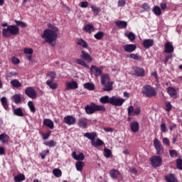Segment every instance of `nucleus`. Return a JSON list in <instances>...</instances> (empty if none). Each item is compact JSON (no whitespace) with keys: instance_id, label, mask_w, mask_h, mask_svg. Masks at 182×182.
<instances>
[{"instance_id":"obj_42","label":"nucleus","mask_w":182,"mask_h":182,"mask_svg":"<svg viewBox=\"0 0 182 182\" xmlns=\"http://www.w3.org/2000/svg\"><path fill=\"white\" fill-rule=\"evenodd\" d=\"M84 88L87 90H93L95 89V85L90 82H86L84 84Z\"/></svg>"},{"instance_id":"obj_49","label":"nucleus","mask_w":182,"mask_h":182,"mask_svg":"<svg viewBox=\"0 0 182 182\" xmlns=\"http://www.w3.org/2000/svg\"><path fill=\"white\" fill-rule=\"evenodd\" d=\"M165 106H166V112H168V113L171 112V109H173V105H171V102H166Z\"/></svg>"},{"instance_id":"obj_57","label":"nucleus","mask_w":182,"mask_h":182,"mask_svg":"<svg viewBox=\"0 0 182 182\" xmlns=\"http://www.w3.org/2000/svg\"><path fill=\"white\" fill-rule=\"evenodd\" d=\"M141 8L144 9V11H149L150 9V6H149V4L144 3L141 6Z\"/></svg>"},{"instance_id":"obj_30","label":"nucleus","mask_w":182,"mask_h":182,"mask_svg":"<svg viewBox=\"0 0 182 182\" xmlns=\"http://www.w3.org/2000/svg\"><path fill=\"white\" fill-rule=\"evenodd\" d=\"M92 146H94V147H99L100 146H103L105 144V142L102 141L100 139H97L96 141H91Z\"/></svg>"},{"instance_id":"obj_25","label":"nucleus","mask_w":182,"mask_h":182,"mask_svg":"<svg viewBox=\"0 0 182 182\" xmlns=\"http://www.w3.org/2000/svg\"><path fill=\"white\" fill-rule=\"evenodd\" d=\"M13 113L14 116H18V117H23L25 116V114H23V111H22V108H16L13 109Z\"/></svg>"},{"instance_id":"obj_27","label":"nucleus","mask_w":182,"mask_h":182,"mask_svg":"<svg viewBox=\"0 0 182 182\" xmlns=\"http://www.w3.org/2000/svg\"><path fill=\"white\" fill-rule=\"evenodd\" d=\"M11 100L16 103V105H19V103L22 102V97H21V95L16 94L11 97Z\"/></svg>"},{"instance_id":"obj_2","label":"nucleus","mask_w":182,"mask_h":182,"mask_svg":"<svg viewBox=\"0 0 182 182\" xmlns=\"http://www.w3.org/2000/svg\"><path fill=\"white\" fill-rule=\"evenodd\" d=\"M48 26L49 28H46L43 31L41 38L45 39V42L47 43H52V42H55L56 39H58V32H59V29L50 23L48 24Z\"/></svg>"},{"instance_id":"obj_60","label":"nucleus","mask_w":182,"mask_h":182,"mask_svg":"<svg viewBox=\"0 0 182 182\" xmlns=\"http://www.w3.org/2000/svg\"><path fill=\"white\" fill-rule=\"evenodd\" d=\"M12 63H14V65H19V63H21V61L19 60V59L14 57L12 58Z\"/></svg>"},{"instance_id":"obj_13","label":"nucleus","mask_w":182,"mask_h":182,"mask_svg":"<svg viewBox=\"0 0 182 182\" xmlns=\"http://www.w3.org/2000/svg\"><path fill=\"white\" fill-rule=\"evenodd\" d=\"M80 58L84 59V60H86V62H89L90 63L93 60L90 54L85 50L81 51Z\"/></svg>"},{"instance_id":"obj_23","label":"nucleus","mask_w":182,"mask_h":182,"mask_svg":"<svg viewBox=\"0 0 182 182\" xmlns=\"http://www.w3.org/2000/svg\"><path fill=\"white\" fill-rule=\"evenodd\" d=\"M72 157L74 160H77L78 161H83L85 160V154L80 153L79 155L76 154V151L72 153Z\"/></svg>"},{"instance_id":"obj_10","label":"nucleus","mask_w":182,"mask_h":182,"mask_svg":"<svg viewBox=\"0 0 182 182\" xmlns=\"http://www.w3.org/2000/svg\"><path fill=\"white\" fill-rule=\"evenodd\" d=\"M124 103V99L117 98L116 96H112L110 97V105L112 106H122Z\"/></svg>"},{"instance_id":"obj_52","label":"nucleus","mask_w":182,"mask_h":182,"mask_svg":"<svg viewBox=\"0 0 182 182\" xmlns=\"http://www.w3.org/2000/svg\"><path fill=\"white\" fill-rule=\"evenodd\" d=\"M125 35L128 38V39L131 41V42H133V41L136 39V36L134 35V33H133V32H130L129 34H125Z\"/></svg>"},{"instance_id":"obj_33","label":"nucleus","mask_w":182,"mask_h":182,"mask_svg":"<svg viewBox=\"0 0 182 182\" xmlns=\"http://www.w3.org/2000/svg\"><path fill=\"white\" fill-rule=\"evenodd\" d=\"M25 181V175L23 173H19L14 177L15 182H22Z\"/></svg>"},{"instance_id":"obj_18","label":"nucleus","mask_w":182,"mask_h":182,"mask_svg":"<svg viewBox=\"0 0 182 182\" xmlns=\"http://www.w3.org/2000/svg\"><path fill=\"white\" fill-rule=\"evenodd\" d=\"M43 126H46L48 129L53 130L55 129V124H53V121L50 119H44L43 122Z\"/></svg>"},{"instance_id":"obj_19","label":"nucleus","mask_w":182,"mask_h":182,"mask_svg":"<svg viewBox=\"0 0 182 182\" xmlns=\"http://www.w3.org/2000/svg\"><path fill=\"white\" fill-rule=\"evenodd\" d=\"M115 25L119 29H126V28H127V21L117 20L115 21Z\"/></svg>"},{"instance_id":"obj_59","label":"nucleus","mask_w":182,"mask_h":182,"mask_svg":"<svg viewBox=\"0 0 182 182\" xmlns=\"http://www.w3.org/2000/svg\"><path fill=\"white\" fill-rule=\"evenodd\" d=\"M161 132L162 133H166V132H167V127L166 126V124H161Z\"/></svg>"},{"instance_id":"obj_4","label":"nucleus","mask_w":182,"mask_h":182,"mask_svg":"<svg viewBox=\"0 0 182 182\" xmlns=\"http://www.w3.org/2000/svg\"><path fill=\"white\" fill-rule=\"evenodd\" d=\"M85 113L87 114H93L95 112H106L105 105H97L95 102H91L85 107Z\"/></svg>"},{"instance_id":"obj_21","label":"nucleus","mask_w":182,"mask_h":182,"mask_svg":"<svg viewBox=\"0 0 182 182\" xmlns=\"http://www.w3.org/2000/svg\"><path fill=\"white\" fill-rule=\"evenodd\" d=\"M130 129L133 133H137L140 129V125L138 122H134L130 124Z\"/></svg>"},{"instance_id":"obj_62","label":"nucleus","mask_w":182,"mask_h":182,"mask_svg":"<svg viewBox=\"0 0 182 182\" xmlns=\"http://www.w3.org/2000/svg\"><path fill=\"white\" fill-rule=\"evenodd\" d=\"M162 141L164 144H166V146H170V140L168 138H163Z\"/></svg>"},{"instance_id":"obj_17","label":"nucleus","mask_w":182,"mask_h":182,"mask_svg":"<svg viewBox=\"0 0 182 182\" xmlns=\"http://www.w3.org/2000/svg\"><path fill=\"white\" fill-rule=\"evenodd\" d=\"M133 75H134L135 76H138V77H141V76H144V69L143 68H140L138 67H134L133 68Z\"/></svg>"},{"instance_id":"obj_56","label":"nucleus","mask_w":182,"mask_h":182,"mask_svg":"<svg viewBox=\"0 0 182 182\" xmlns=\"http://www.w3.org/2000/svg\"><path fill=\"white\" fill-rule=\"evenodd\" d=\"M79 6L81 8H87V6H89V2L87 1H82L80 3Z\"/></svg>"},{"instance_id":"obj_50","label":"nucleus","mask_w":182,"mask_h":182,"mask_svg":"<svg viewBox=\"0 0 182 182\" xmlns=\"http://www.w3.org/2000/svg\"><path fill=\"white\" fill-rule=\"evenodd\" d=\"M176 168L178 170H182V159L178 158L176 159Z\"/></svg>"},{"instance_id":"obj_15","label":"nucleus","mask_w":182,"mask_h":182,"mask_svg":"<svg viewBox=\"0 0 182 182\" xmlns=\"http://www.w3.org/2000/svg\"><path fill=\"white\" fill-rule=\"evenodd\" d=\"M164 52L165 53H173V52H174V47L173 46V44H171V43H166L164 46Z\"/></svg>"},{"instance_id":"obj_61","label":"nucleus","mask_w":182,"mask_h":182,"mask_svg":"<svg viewBox=\"0 0 182 182\" xmlns=\"http://www.w3.org/2000/svg\"><path fill=\"white\" fill-rule=\"evenodd\" d=\"M140 112H141L140 107H137L136 108L134 109V114H140Z\"/></svg>"},{"instance_id":"obj_47","label":"nucleus","mask_w":182,"mask_h":182,"mask_svg":"<svg viewBox=\"0 0 182 182\" xmlns=\"http://www.w3.org/2000/svg\"><path fill=\"white\" fill-rule=\"evenodd\" d=\"M51 134L52 132H50V130H48L46 134H42L41 136L43 137V140H48V139L50 137Z\"/></svg>"},{"instance_id":"obj_55","label":"nucleus","mask_w":182,"mask_h":182,"mask_svg":"<svg viewBox=\"0 0 182 182\" xmlns=\"http://www.w3.org/2000/svg\"><path fill=\"white\" fill-rule=\"evenodd\" d=\"M172 58H173V55H172V54H168V55L165 57L164 63L165 65H166V64H167V62H168V60H169V59H172Z\"/></svg>"},{"instance_id":"obj_24","label":"nucleus","mask_w":182,"mask_h":182,"mask_svg":"<svg viewBox=\"0 0 182 182\" xmlns=\"http://www.w3.org/2000/svg\"><path fill=\"white\" fill-rule=\"evenodd\" d=\"M0 100L4 109L5 110H9V103L6 97H2Z\"/></svg>"},{"instance_id":"obj_54","label":"nucleus","mask_w":182,"mask_h":182,"mask_svg":"<svg viewBox=\"0 0 182 182\" xmlns=\"http://www.w3.org/2000/svg\"><path fill=\"white\" fill-rule=\"evenodd\" d=\"M127 110L128 116H133V114H134V107H133V106H129Z\"/></svg>"},{"instance_id":"obj_1","label":"nucleus","mask_w":182,"mask_h":182,"mask_svg":"<svg viewBox=\"0 0 182 182\" xmlns=\"http://www.w3.org/2000/svg\"><path fill=\"white\" fill-rule=\"evenodd\" d=\"M90 73L94 75L95 77L101 76V85L103 86V92H112L113 90V81H110L109 74L103 75V66L97 67L96 65H91Z\"/></svg>"},{"instance_id":"obj_48","label":"nucleus","mask_w":182,"mask_h":182,"mask_svg":"<svg viewBox=\"0 0 182 182\" xmlns=\"http://www.w3.org/2000/svg\"><path fill=\"white\" fill-rule=\"evenodd\" d=\"M90 8L92 11V12H94L96 15H99V13L102 11V9H100V8L97 7L95 6H90Z\"/></svg>"},{"instance_id":"obj_63","label":"nucleus","mask_w":182,"mask_h":182,"mask_svg":"<svg viewBox=\"0 0 182 182\" xmlns=\"http://www.w3.org/2000/svg\"><path fill=\"white\" fill-rule=\"evenodd\" d=\"M126 5V1L124 0H119L118 1V6H124Z\"/></svg>"},{"instance_id":"obj_58","label":"nucleus","mask_w":182,"mask_h":182,"mask_svg":"<svg viewBox=\"0 0 182 182\" xmlns=\"http://www.w3.org/2000/svg\"><path fill=\"white\" fill-rule=\"evenodd\" d=\"M24 53L27 55H32L33 53V49L32 48H25L24 49Z\"/></svg>"},{"instance_id":"obj_64","label":"nucleus","mask_w":182,"mask_h":182,"mask_svg":"<svg viewBox=\"0 0 182 182\" xmlns=\"http://www.w3.org/2000/svg\"><path fill=\"white\" fill-rule=\"evenodd\" d=\"M161 9H162V11H166V9H167V4L161 3Z\"/></svg>"},{"instance_id":"obj_40","label":"nucleus","mask_w":182,"mask_h":182,"mask_svg":"<svg viewBox=\"0 0 182 182\" xmlns=\"http://www.w3.org/2000/svg\"><path fill=\"white\" fill-rule=\"evenodd\" d=\"M15 23L16 24V26H20L21 28H26L28 27V24H26V23H24L23 21H18V20H16L14 21Z\"/></svg>"},{"instance_id":"obj_22","label":"nucleus","mask_w":182,"mask_h":182,"mask_svg":"<svg viewBox=\"0 0 182 182\" xmlns=\"http://www.w3.org/2000/svg\"><path fill=\"white\" fill-rule=\"evenodd\" d=\"M84 137H87L89 140L92 141H95V139L97 137V133L96 132H87L84 134Z\"/></svg>"},{"instance_id":"obj_44","label":"nucleus","mask_w":182,"mask_h":182,"mask_svg":"<svg viewBox=\"0 0 182 182\" xmlns=\"http://www.w3.org/2000/svg\"><path fill=\"white\" fill-rule=\"evenodd\" d=\"M127 58H130V59H134V60H141L143 58L139 56L138 54H130L127 55Z\"/></svg>"},{"instance_id":"obj_32","label":"nucleus","mask_w":182,"mask_h":182,"mask_svg":"<svg viewBox=\"0 0 182 182\" xmlns=\"http://www.w3.org/2000/svg\"><path fill=\"white\" fill-rule=\"evenodd\" d=\"M84 31H85V32H87L88 33H92V32H95V27L93 26V25L87 24V25L84 27Z\"/></svg>"},{"instance_id":"obj_7","label":"nucleus","mask_w":182,"mask_h":182,"mask_svg":"<svg viewBox=\"0 0 182 182\" xmlns=\"http://www.w3.org/2000/svg\"><path fill=\"white\" fill-rule=\"evenodd\" d=\"M149 161L151 162V166L154 168H157V167H160L163 164V159L160 156H153L149 159Z\"/></svg>"},{"instance_id":"obj_35","label":"nucleus","mask_w":182,"mask_h":182,"mask_svg":"<svg viewBox=\"0 0 182 182\" xmlns=\"http://www.w3.org/2000/svg\"><path fill=\"white\" fill-rule=\"evenodd\" d=\"M85 162L83 161H77L75 163V167L77 171H82V170H83Z\"/></svg>"},{"instance_id":"obj_14","label":"nucleus","mask_w":182,"mask_h":182,"mask_svg":"<svg viewBox=\"0 0 182 182\" xmlns=\"http://www.w3.org/2000/svg\"><path fill=\"white\" fill-rule=\"evenodd\" d=\"M109 176L112 178H114V180H116V178H119V177H122V173L117 169H112L109 171Z\"/></svg>"},{"instance_id":"obj_29","label":"nucleus","mask_w":182,"mask_h":182,"mask_svg":"<svg viewBox=\"0 0 182 182\" xmlns=\"http://www.w3.org/2000/svg\"><path fill=\"white\" fill-rule=\"evenodd\" d=\"M100 102L102 105H110V97L108 95L103 96L100 99Z\"/></svg>"},{"instance_id":"obj_46","label":"nucleus","mask_w":182,"mask_h":182,"mask_svg":"<svg viewBox=\"0 0 182 182\" xmlns=\"http://www.w3.org/2000/svg\"><path fill=\"white\" fill-rule=\"evenodd\" d=\"M104 156L107 159H109L112 156V151L107 148L104 149Z\"/></svg>"},{"instance_id":"obj_3","label":"nucleus","mask_w":182,"mask_h":182,"mask_svg":"<svg viewBox=\"0 0 182 182\" xmlns=\"http://www.w3.org/2000/svg\"><path fill=\"white\" fill-rule=\"evenodd\" d=\"M2 36L4 38H11V36H16L19 35V27L15 25H9L8 23H2Z\"/></svg>"},{"instance_id":"obj_16","label":"nucleus","mask_w":182,"mask_h":182,"mask_svg":"<svg viewBox=\"0 0 182 182\" xmlns=\"http://www.w3.org/2000/svg\"><path fill=\"white\" fill-rule=\"evenodd\" d=\"M142 45L145 49H149V48H151V46H154V40L145 39L144 40Z\"/></svg>"},{"instance_id":"obj_20","label":"nucleus","mask_w":182,"mask_h":182,"mask_svg":"<svg viewBox=\"0 0 182 182\" xmlns=\"http://www.w3.org/2000/svg\"><path fill=\"white\" fill-rule=\"evenodd\" d=\"M77 82L75 81H72L71 82L66 83L65 90H70L72 89L75 90V89H77Z\"/></svg>"},{"instance_id":"obj_53","label":"nucleus","mask_w":182,"mask_h":182,"mask_svg":"<svg viewBox=\"0 0 182 182\" xmlns=\"http://www.w3.org/2000/svg\"><path fill=\"white\" fill-rule=\"evenodd\" d=\"M169 154L171 157H178V152L177 151L173 149V150H169Z\"/></svg>"},{"instance_id":"obj_9","label":"nucleus","mask_w":182,"mask_h":182,"mask_svg":"<svg viewBox=\"0 0 182 182\" xmlns=\"http://www.w3.org/2000/svg\"><path fill=\"white\" fill-rule=\"evenodd\" d=\"M25 95H26L28 97H30V99H36L38 92H36V90L33 89V87H28L25 90Z\"/></svg>"},{"instance_id":"obj_51","label":"nucleus","mask_w":182,"mask_h":182,"mask_svg":"<svg viewBox=\"0 0 182 182\" xmlns=\"http://www.w3.org/2000/svg\"><path fill=\"white\" fill-rule=\"evenodd\" d=\"M45 146H48V147H55L56 146V142L53 140L48 141L47 142H44Z\"/></svg>"},{"instance_id":"obj_37","label":"nucleus","mask_w":182,"mask_h":182,"mask_svg":"<svg viewBox=\"0 0 182 182\" xmlns=\"http://www.w3.org/2000/svg\"><path fill=\"white\" fill-rule=\"evenodd\" d=\"M77 44H78L79 46H82V48H87L88 46L87 43L82 38L77 39Z\"/></svg>"},{"instance_id":"obj_31","label":"nucleus","mask_w":182,"mask_h":182,"mask_svg":"<svg viewBox=\"0 0 182 182\" xmlns=\"http://www.w3.org/2000/svg\"><path fill=\"white\" fill-rule=\"evenodd\" d=\"M165 180L167 182H176V176L173 173H169L165 176Z\"/></svg>"},{"instance_id":"obj_12","label":"nucleus","mask_w":182,"mask_h":182,"mask_svg":"<svg viewBox=\"0 0 182 182\" xmlns=\"http://www.w3.org/2000/svg\"><path fill=\"white\" fill-rule=\"evenodd\" d=\"M123 49L124 52H127L128 53H132V52H134L136 49H137V46L134 44H127L123 46Z\"/></svg>"},{"instance_id":"obj_26","label":"nucleus","mask_w":182,"mask_h":182,"mask_svg":"<svg viewBox=\"0 0 182 182\" xmlns=\"http://www.w3.org/2000/svg\"><path fill=\"white\" fill-rule=\"evenodd\" d=\"M10 85L16 89H19V87H22V83H21V82H19V80L16 79L12 80L10 82Z\"/></svg>"},{"instance_id":"obj_28","label":"nucleus","mask_w":182,"mask_h":182,"mask_svg":"<svg viewBox=\"0 0 182 182\" xmlns=\"http://www.w3.org/2000/svg\"><path fill=\"white\" fill-rule=\"evenodd\" d=\"M77 124L79 127H82V129H86L87 127V122L85 118L80 119Z\"/></svg>"},{"instance_id":"obj_5","label":"nucleus","mask_w":182,"mask_h":182,"mask_svg":"<svg viewBox=\"0 0 182 182\" xmlns=\"http://www.w3.org/2000/svg\"><path fill=\"white\" fill-rule=\"evenodd\" d=\"M141 93L144 97H149V99L157 96V90H156V88L149 85H144L141 90Z\"/></svg>"},{"instance_id":"obj_6","label":"nucleus","mask_w":182,"mask_h":182,"mask_svg":"<svg viewBox=\"0 0 182 182\" xmlns=\"http://www.w3.org/2000/svg\"><path fill=\"white\" fill-rule=\"evenodd\" d=\"M46 76L48 77H50V80H48L46 82V84L47 85V86H48V87H50V89H52L53 90H56V89H58V82H54L55 79H56V73L55 72H49Z\"/></svg>"},{"instance_id":"obj_45","label":"nucleus","mask_w":182,"mask_h":182,"mask_svg":"<svg viewBox=\"0 0 182 182\" xmlns=\"http://www.w3.org/2000/svg\"><path fill=\"white\" fill-rule=\"evenodd\" d=\"M28 106L31 113H35V112H36V108H35V105H33V102L32 101H29L28 102Z\"/></svg>"},{"instance_id":"obj_34","label":"nucleus","mask_w":182,"mask_h":182,"mask_svg":"<svg viewBox=\"0 0 182 182\" xmlns=\"http://www.w3.org/2000/svg\"><path fill=\"white\" fill-rule=\"evenodd\" d=\"M0 141H2V143H8L9 141V136L8 134L4 133L0 134Z\"/></svg>"},{"instance_id":"obj_41","label":"nucleus","mask_w":182,"mask_h":182,"mask_svg":"<svg viewBox=\"0 0 182 182\" xmlns=\"http://www.w3.org/2000/svg\"><path fill=\"white\" fill-rule=\"evenodd\" d=\"M76 63H77V65H81V66H84V68H87V69H89V65L86 64V62H85V60L80 58H77L76 60Z\"/></svg>"},{"instance_id":"obj_38","label":"nucleus","mask_w":182,"mask_h":182,"mask_svg":"<svg viewBox=\"0 0 182 182\" xmlns=\"http://www.w3.org/2000/svg\"><path fill=\"white\" fill-rule=\"evenodd\" d=\"M167 92L168 95L172 97L176 96V95H177V90H176V89L173 88V87H168L167 88Z\"/></svg>"},{"instance_id":"obj_39","label":"nucleus","mask_w":182,"mask_h":182,"mask_svg":"<svg viewBox=\"0 0 182 182\" xmlns=\"http://www.w3.org/2000/svg\"><path fill=\"white\" fill-rule=\"evenodd\" d=\"M152 11L156 16H160V15H161V9H160L159 6H155Z\"/></svg>"},{"instance_id":"obj_43","label":"nucleus","mask_w":182,"mask_h":182,"mask_svg":"<svg viewBox=\"0 0 182 182\" xmlns=\"http://www.w3.org/2000/svg\"><path fill=\"white\" fill-rule=\"evenodd\" d=\"M53 174L58 178L62 177V171L59 168H54L53 170Z\"/></svg>"},{"instance_id":"obj_11","label":"nucleus","mask_w":182,"mask_h":182,"mask_svg":"<svg viewBox=\"0 0 182 182\" xmlns=\"http://www.w3.org/2000/svg\"><path fill=\"white\" fill-rule=\"evenodd\" d=\"M63 122L68 126H74L76 124V118L72 115H68L64 117Z\"/></svg>"},{"instance_id":"obj_36","label":"nucleus","mask_w":182,"mask_h":182,"mask_svg":"<svg viewBox=\"0 0 182 182\" xmlns=\"http://www.w3.org/2000/svg\"><path fill=\"white\" fill-rule=\"evenodd\" d=\"M104 36L105 33L103 31H98L97 33L94 35V38L97 41H102Z\"/></svg>"},{"instance_id":"obj_8","label":"nucleus","mask_w":182,"mask_h":182,"mask_svg":"<svg viewBox=\"0 0 182 182\" xmlns=\"http://www.w3.org/2000/svg\"><path fill=\"white\" fill-rule=\"evenodd\" d=\"M154 147L155 148L156 154H158V156H163L164 154V148L163 147V144H161V142H160L159 139H155L154 140Z\"/></svg>"}]
</instances>
